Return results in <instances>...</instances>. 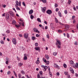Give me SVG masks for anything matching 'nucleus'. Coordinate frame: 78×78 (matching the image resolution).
<instances>
[{"instance_id":"obj_1","label":"nucleus","mask_w":78,"mask_h":78,"mask_svg":"<svg viewBox=\"0 0 78 78\" xmlns=\"http://www.w3.org/2000/svg\"><path fill=\"white\" fill-rule=\"evenodd\" d=\"M24 38L27 39L26 41L27 42H28L30 40V37H28V33H25L24 35Z\"/></svg>"},{"instance_id":"obj_2","label":"nucleus","mask_w":78,"mask_h":78,"mask_svg":"<svg viewBox=\"0 0 78 78\" xmlns=\"http://www.w3.org/2000/svg\"><path fill=\"white\" fill-rule=\"evenodd\" d=\"M56 41L57 42L56 43V45H57V47L58 48H60L61 45V41L58 39L56 40Z\"/></svg>"},{"instance_id":"obj_3","label":"nucleus","mask_w":78,"mask_h":78,"mask_svg":"<svg viewBox=\"0 0 78 78\" xmlns=\"http://www.w3.org/2000/svg\"><path fill=\"white\" fill-rule=\"evenodd\" d=\"M15 3L16 5H15V6L16 7H18L19 6H21V2L20 1L19 2L18 1H16L15 2Z\"/></svg>"},{"instance_id":"obj_4","label":"nucleus","mask_w":78,"mask_h":78,"mask_svg":"<svg viewBox=\"0 0 78 78\" xmlns=\"http://www.w3.org/2000/svg\"><path fill=\"white\" fill-rule=\"evenodd\" d=\"M46 13L49 15H50L52 13V11L50 9H48L46 11Z\"/></svg>"},{"instance_id":"obj_5","label":"nucleus","mask_w":78,"mask_h":78,"mask_svg":"<svg viewBox=\"0 0 78 78\" xmlns=\"http://www.w3.org/2000/svg\"><path fill=\"white\" fill-rule=\"evenodd\" d=\"M33 30L34 32H36V33H40V32H39L37 29L36 28H34Z\"/></svg>"},{"instance_id":"obj_6","label":"nucleus","mask_w":78,"mask_h":78,"mask_svg":"<svg viewBox=\"0 0 78 78\" xmlns=\"http://www.w3.org/2000/svg\"><path fill=\"white\" fill-rule=\"evenodd\" d=\"M12 42L13 44H14V45H16V44H17V41L15 38L12 39Z\"/></svg>"},{"instance_id":"obj_7","label":"nucleus","mask_w":78,"mask_h":78,"mask_svg":"<svg viewBox=\"0 0 78 78\" xmlns=\"http://www.w3.org/2000/svg\"><path fill=\"white\" fill-rule=\"evenodd\" d=\"M9 14L12 17H14V12L12 11H9Z\"/></svg>"},{"instance_id":"obj_8","label":"nucleus","mask_w":78,"mask_h":78,"mask_svg":"<svg viewBox=\"0 0 78 78\" xmlns=\"http://www.w3.org/2000/svg\"><path fill=\"white\" fill-rule=\"evenodd\" d=\"M47 9L46 8V7H44L42 9H41V11L43 12H45V11H46V9Z\"/></svg>"},{"instance_id":"obj_9","label":"nucleus","mask_w":78,"mask_h":78,"mask_svg":"<svg viewBox=\"0 0 78 78\" xmlns=\"http://www.w3.org/2000/svg\"><path fill=\"white\" fill-rule=\"evenodd\" d=\"M69 70L72 73H74V71H73V69L72 67L69 68Z\"/></svg>"},{"instance_id":"obj_10","label":"nucleus","mask_w":78,"mask_h":78,"mask_svg":"<svg viewBox=\"0 0 78 78\" xmlns=\"http://www.w3.org/2000/svg\"><path fill=\"white\" fill-rule=\"evenodd\" d=\"M33 13V10L31 9L30 10L29 12V14H32Z\"/></svg>"},{"instance_id":"obj_11","label":"nucleus","mask_w":78,"mask_h":78,"mask_svg":"<svg viewBox=\"0 0 78 78\" xmlns=\"http://www.w3.org/2000/svg\"><path fill=\"white\" fill-rule=\"evenodd\" d=\"M54 67H56L57 68H58V69H59V67L58 66V65L56 64V63L54 64Z\"/></svg>"},{"instance_id":"obj_12","label":"nucleus","mask_w":78,"mask_h":78,"mask_svg":"<svg viewBox=\"0 0 78 78\" xmlns=\"http://www.w3.org/2000/svg\"><path fill=\"white\" fill-rule=\"evenodd\" d=\"M45 58L47 59V60H48L49 59V56L48 55H45Z\"/></svg>"},{"instance_id":"obj_13","label":"nucleus","mask_w":78,"mask_h":78,"mask_svg":"<svg viewBox=\"0 0 78 78\" xmlns=\"http://www.w3.org/2000/svg\"><path fill=\"white\" fill-rule=\"evenodd\" d=\"M48 68V67L47 66H45L43 70L44 71H46V70L47 69V68Z\"/></svg>"},{"instance_id":"obj_14","label":"nucleus","mask_w":78,"mask_h":78,"mask_svg":"<svg viewBox=\"0 0 78 78\" xmlns=\"http://www.w3.org/2000/svg\"><path fill=\"white\" fill-rule=\"evenodd\" d=\"M35 49L36 50H37V51L40 50V48H39V47L35 48Z\"/></svg>"},{"instance_id":"obj_15","label":"nucleus","mask_w":78,"mask_h":78,"mask_svg":"<svg viewBox=\"0 0 78 78\" xmlns=\"http://www.w3.org/2000/svg\"><path fill=\"white\" fill-rule=\"evenodd\" d=\"M69 26L68 25H66L65 26V29H66V30H67L69 28Z\"/></svg>"},{"instance_id":"obj_16","label":"nucleus","mask_w":78,"mask_h":78,"mask_svg":"<svg viewBox=\"0 0 78 78\" xmlns=\"http://www.w3.org/2000/svg\"><path fill=\"white\" fill-rule=\"evenodd\" d=\"M13 72L15 76V77L16 78H17V74H16V72H15V71H13Z\"/></svg>"},{"instance_id":"obj_17","label":"nucleus","mask_w":78,"mask_h":78,"mask_svg":"<svg viewBox=\"0 0 78 78\" xmlns=\"http://www.w3.org/2000/svg\"><path fill=\"white\" fill-rule=\"evenodd\" d=\"M41 0V2H43L44 3H47V1H46V0Z\"/></svg>"},{"instance_id":"obj_18","label":"nucleus","mask_w":78,"mask_h":78,"mask_svg":"<svg viewBox=\"0 0 78 78\" xmlns=\"http://www.w3.org/2000/svg\"><path fill=\"white\" fill-rule=\"evenodd\" d=\"M21 72L22 74V75H25V72H24V71L23 70H22L21 71Z\"/></svg>"},{"instance_id":"obj_19","label":"nucleus","mask_w":78,"mask_h":78,"mask_svg":"<svg viewBox=\"0 0 78 78\" xmlns=\"http://www.w3.org/2000/svg\"><path fill=\"white\" fill-rule=\"evenodd\" d=\"M18 76L19 78H21V77H22V75L20 73H19L18 74Z\"/></svg>"},{"instance_id":"obj_20","label":"nucleus","mask_w":78,"mask_h":78,"mask_svg":"<svg viewBox=\"0 0 78 78\" xmlns=\"http://www.w3.org/2000/svg\"><path fill=\"white\" fill-rule=\"evenodd\" d=\"M6 18L7 19H9V14L8 13H7L6 14Z\"/></svg>"},{"instance_id":"obj_21","label":"nucleus","mask_w":78,"mask_h":78,"mask_svg":"<svg viewBox=\"0 0 78 78\" xmlns=\"http://www.w3.org/2000/svg\"><path fill=\"white\" fill-rule=\"evenodd\" d=\"M49 74L50 75V76L51 77V76H52V73H51V72H50V71H49Z\"/></svg>"},{"instance_id":"obj_22","label":"nucleus","mask_w":78,"mask_h":78,"mask_svg":"<svg viewBox=\"0 0 78 78\" xmlns=\"http://www.w3.org/2000/svg\"><path fill=\"white\" fill-rule=\"evenodd\" d=\"M58 13L59 17H62L61 13V12H58Z\"/></svg>"},{"instance_id":"obj_23","label":"nucleus","mask_w":78,"mask_h":78,"mask_svg":"<svg viewBox=\"0 0 78 78\" xmlns=\"http://www.w3.org/2000/svg\"><path fill=\"white\" fill-rule=\"evenodd\" d=\"M37 20L38 22H40V23H41V20H40V18H37Z\"/></svg>"},{"instance_id":"obj_24","label":"nucleus","mask_w":78,"mask_h":78,"mask_svg":"<svg viewBox=\"0 0 78 78\" xmlns=\"http://www.w3.org/2000/svg\"><path fill=\"white\" fill-rule=\"evenodd\" d=\"M22 65H23V64L22 63L20 62L19 63V66H20V67H21V66H22Z\"/></svg>"},{"instance_id":"obj_25","label":"nucleus","mask_w":78,"mask_h":78,"mask_svg":"<svg viewBox=\"0 0 78 78\" xmlns=\"http://www.w3.org/2000/svg\"><path fill=\"white\" fill-rule=\"evenodd\" d=\"M16 20H14L12 21V23L13 25L16 24Z\"/></svg>"},{"instance_id":"obj_26","label":"nucleus","mask_w":78,"mask_h":78,"mask_svg":"<svg viewBox=\"0 0 78 78\" xmlns=\"http://www.w3.org/2000/svg\"><path fill=\"white\" fill-rule=\"evenodd\" d=\"M55 21L56 23H58V19L56 18H55Z\"/></svg>"},{"instance_id":"obj_27","label":"nucleus","mask_w":78,"mask_h":78,"mask_svg":"<svg viewBox=\"0 0 78 78\" xmlns=\"http://www.w3.org/2000/svg\"><path fill=\"white\" fill-rule=\"evenodd\" d=\"M30 18L31 19L33 20L34 19V16H33V15H30Z\"/></svg>"},{"instance_id":"obj_28","label":"nucleus","mask_w":78,"mask_h":78,"mask_svg":"<svg viewBox=\"0 0 78 78\" xmlns=\"http://www.w3.org/2000/svg\"><path fill=\"white\" fill-rule=\"evenodd\" d=\"M32 40H33V41H34V40H35V39H36V37H34L32 36Z\"/></svg>"},{"instance_id":"obj_29","label":"nucleus","mask_w":78,"mask_h":78,"mask_svg":"<svg viewBox=\"0 0 78 78\" xmlns=\"http://www.w3.org/2000/svg\"><path fill=\"white\" fill-rule=\"evenodd\" d=\"M23 60H27V56H24V58L23 59Z\"/></svg>"},{"instance_id":"obj_30","label":"nucleus","mask_w":78,"mask_h":78,"mask_svg":"<svg viewBox=\"0 0 78 78\" xmlns=\"http://www.w3.org/2000/svg\"><path fill=\"white\" fill-rule=\"evenodd\" d=\"M43 61L44 62H47V60L44 58H43Z\"/></svg>"},{"instance_id":"obj_31","label":"nucleus","mask_w":78,"mask_h":78,"mask_svg":"<svg viewBox=\"0 0 78 78\" xmlns=\"http://www.w3.org/2000/svg\"><path fill=\"white\" fill-rule=\"evenodd\" d=\"M0 42L1 44H4V41L3 40H1Z\"/></svg>"},{"instance_id":"obj_32","label":"nucleus","mask_w":78,"mask_h":78,"mask_svg":"<svg viewBox=\"0 0 78 78\" xmlns=\"http://www.w3.org/2000/svg\"><path fill=\"white\" fill-rule=\"evenodd\" d=\"M63 67L64 68H66L67 67V65H66V64L64 63L63 64Z\"/></svg>"},{"instance_id":"obj_33","label":"nucleus","mask_w":78,"mask_h":78,"mask_svg":"<svg viewBox=\"0 0 78 78\" xmlns=\"http://www.w3.org/2000/svg\"><path fill=\"white\" fill-rule=\"evenodd\" d=\"M71 2H72V1H70V0H68V3L69 4V5H70V3H71Z\"/></svg>"},{"instance_id":"obj_34","label":"nucleus","mask_w":78,"mask_h":78,"mask_svg":"<svg viewBox=\"0 0 78 78\" xmlns=\"http://www.w3.org/2000/svg\"><path fill=\"white\" fill-rule=\"evenodd\" d=\"M36 63L37 64H39V60H37L36 62Z\"/></svg>"},{"instance_id":"obj_35","label":"nucleus","mask_w":78,"mask_h":78,"mask_svg":"<svg viewBox=\"0 0 78 78\" xmlns=\"http://www.w3.org/2000/svg\"><path fill=\"white\" fill-rule=\"evenodd\" d=\"M57 6H58V4L57 3H55V8H57Z\"/></svg>"},{"instance_id":"obj_36","label":"nucleus","mask_w":78,"mask_h":78,"mask_svg":"<svg viewBox=\"0 0 78 78\" xmlns=\"http://www.w3.org/2000/svg\"><path fill=\"white\" fill-rule=\"evenodd\" d=\"M73 66L74 67H76V64H75L73 63Z\"/></svg>"},{"instance_id":"obj_37","label":"nucleus","mask_w":78,"mask_h":78,"mask_svg":"<svg viewBox=\"0 0 78 78\" xmlns=\"http://www.w3.org/2000/svg\"><path fill=\"white\" fill-rule=\"evenodd\" d=\"M70 63L71 64H72L74 63V62L72 60H71L70 62Z\"/></svg>"},{"instance_id":"obj_38","label":"nucleus","mask_w":78,"mask_h":78,"mask_svg":"<svg viewBox=\"0 0 78 78\" xmlns=\"http://www.w3.org/2000/svg\"><path fill=\"white\" fill-rule=\"evenodd\" d=\"M46 63L47 64H48H48H50V62L48 61H46Z\"/></svg>"},{"instance_id":"obj_39","label":"nucleus","mask_w":78,"mask_h":78,"mask_svg":"<svg viewBox=\"0 0 78 78\" xmlns=\"http://www.w3.org/2000/svg\"><path fill=\"white\" fill-rule=\"evenodd\" d=\"M53 55L54 56H56L57 55V53L56 52H54L53 53Z\"/></svg>"},{"instance_id":"obj_40","label":"nucleus","mask_w":78,"mask_h":78,"mask_svg":"<svg viewBox=\"0 0 78 78\" xmlns=\"http://www.w3.org/2000/svg\"><path fill=\"white\" fill-rule=\"evenodd\" d=\"M64 13L65 14H67V10H65L64 11Z\"/></svg>"},{"instance_id":"obj_41","label":"nucleus","mask_w":78,"mask_h":78,"mask_svg":"<svg viewBox=\"0 0 78 78\" xmlns=\"http://www.w3.org/2000/svg\"><path fill=\"white\" fill-rule=\"evenodd\" d=\"M37 78H41L40 76V75H39V74H38L37 75Z\"/></svg>"},{"instance_id":"obj_42","label":"nucleus","mask_w":78,"mask_h":78,"mask_svg":"<svg viewBox=\"0 0 78 78\" xmlns=\"http://www.w3.org/2000/svg\"><path fill=\"white\" fill-rule=\"evenodd\" d=\"M66 36L68 38H69V34L68 33L67 34Z\"/></svg>"},{"instance_id":"obj_43","label":"nucleus","mask_w":78,"mask_h":78,"mask_svg":"<svg viewBox=\"0 0 78 78\" xmlns=\"http://www.w3.org/2000/svg\"><path fill=\"white\" fill-rule=\"evenodd\" d=\"M35 47H37L38 46V43H35Z\"/></svg>"},{"instance_id":"obj_44","label":"nucleus","mask_w":78,"mask_h":78,"mask_svg":"<svg viewBox=\"0 0 78 78\" xmlns=\"http://www.w3.org/2000/svg\"><path fill=\"white\" fill-rule=\"evenodd\" d=\"M16 9L18 11L20 10V8H19V7H16Z\"/></svg>"},{"instance_id":"obj_45","label":"nucleus","mask_w":78,"mask_h":78,"mask_svg":"<svg viewBox=\"0 0 78 78\" xmlns=\"http://www.w3.org/2000/svg\"><path fill=\"white\" fill-rule=\"evenodd\" d=\"M64 74H65V75H67V73H68V72H64Z\"/></svg>"},{"instance_id":"obj_46","label":"nucleus","mask_w":78,"mask_h":78,"mask_svg":"<svg viewBox=\"0 0 78 78\" xmlns=\"http://www.w3.org/2000/svg\"><path fill=\"white\" fill-rule=\"evenodd\" d=\"M22 4L24 6H26V5H25V2H22Z\"/></svg>"},{"instance_id":"obj_47","label":"nucleus","mask_w":78,"mask_h":78,"mask_svg":"<svg viewBox=\"0 0 78 78\" xmlns=\"http://www.w3.org/2000/svg\"><path fill=\"white\" fill-rule=\"evenodd\" d=\"M74 44L75 45H78V42L76 41H75V42H74Z\"/></svg>"},{"instance_id":"obj_48","label":"nucleus","mask_w":78,"mask_h":78,"mask_svg":"<svg viewBox=\"0 0 78 78\" xmlns=\"http://www.w3.org/2000/svg\"><path fill=\"white\" fill-rule=\"evenodd\" d=\"M39 73L41 75H42V71H40Z\"/></svg>"},{"instance_id":"obj_49","label":"nucleus","mask_w":78,"mask_h":78,"mask_svg":"<svg viewBox=\"0 0 78 78\" xmlns=\"http://www.w3.org/2000/svg\"><path fill=\"white\" fill-rule=\"evenodd\" d=\"M58 10H59V9H58V8H56L55 9V11H56V12H58Z\"/></svg>"},{"instance_id":"obj_50","label":"nucleus","mask_w":78,"mask_h":78,"mask_svg":"<svg viewBox=\"0 0 78 78\" xmlns=\"http://www.w3.org/2000/svg\"><path fill=\"white\" fill-rule=\"evenodd\" d=\"M6 32L7 33H10V31H9V30H8L6 31Z\"/></svg>"},{"instance_id":"obj_51","label":"nucleus","mask_w":78,"mask_h":78,"mask_svg":"<svg viewBox=\"0 0 78 78\" xmlns=\"http://www.w3.org/2000/svg\"><path fill=\"white\" fill-rule=\"evenodd\" d=\"M58 33H62V30H58Z\"/></svg>"},{"instance_id":"obj_52","label":"nucleus","mask_w":78,"mask_h":78,"mask_svg":"<svg viewBox=\"0 0 78 78\" xmlns=\"http://www.w3.org/2000/svg\"><path fill=\"white\" fill-rule=\"evenodd\" d=\"M24 22H23L21 24V25L22 26H23V27H24Z\"/></svg>"},{"instance_id":"obj_53","label":"nucleus","mask_w":78,"mask_h":78,"mask_svg":"<svg viewBox=\"0 0 78 78\" xmlns=\"http://www.w3.org/2000/svg\"><path fill=\"white\" fill-rule=\"evenodd\" d=\"M76 67H77L78 68V63H76Z\"/></svg>"},{"instance_id":"obj_54","label":"nucleus","mask_w":78,"mask_h":78,"mask_svg":"<svg viewBox=\"0 0 78 78\" xmlns=\"http://www.w3.org/2000/svg\"><path fill=\"white\" fill-rule=\"evenodd\" d=\"M2 6H3V8H5L6 5H2Z\"/></svg>"},{"instance_id":"obj_55","label":"nucleus","mask_w":78,"mask_h":78,"mask_svg":"<svg viewBox=\"0 0 78 78\" xmlns=\"http://www.w3.org/2000/svg\"><path fill=\"white\" fill-rule=\"evenodd\" d=\"M10 73H11V72H10V71H8L7 72V74L8 75H9V74H10Z\"/></svg>"},{"instance_id":"obj_56","label":"nucleus","mask_w":78,"mask_h":78,"mask_svg":"<svg viewBox=\"0 0 78 78\" xmlns=\"http://www.w3.org/2000/svg\"><path fill=\"white\" fill-rule=\"evenodd\" d=\"M15 27H20V25H15Z\"/></svg>"},{"instance_id":"obj_57","label":"nucleus","mask_w":78,"mask_h":78,"mask_svg":"<svg viewBox=\"0 0 78 78\" xmlns=\"http://www.w3.org/2000/svg\"><path fill=\"white\" fill-rule=\"evenodd\" d=\"M56 75H58V76L59 75V72H57L56 73Z\"/></svg>"},{"instance_id":"obj_58","label":"nucleus","mask_w":78,"mask_h":78,"mask_svg":"<svg viewBox=\"0 0 78 78\" xmlns=\"http://www.w3.org/2000/svg\"><path fill=\"white\" fill-rule=\"evenodd\" d=\"M47 28H48V27L45 26V30H47Z\"/></svg>"},{"instance_id":"obj_59","label":"nucleus","mask_w":78,"mask_h":78,"mask_svg":"<svg viewBox=\"0 0 78 78\" xmlns=\"http://www.w3.org/2000/svg\"><path fill=\"white\" fill-rule=\"evenodd\" d=\"M2 17H3V16H5V13H4L2 15Z\"/></svg>"},{"instance_id":"obj_60","label":"nucleus","mask_w":78,"mask_h":78,"mask_svg":"<svg viewBox=\"0 0 78 78\" xmlns=\"http://www.w3.org/2000/svg\"><path fill=\"white\" fill-rule=\"evenodd\" d=\"M75 17V16H72V19H74Z\"/></svg>"},{"instance_id":"obj_61","label":"nucleus","mask_w":78,"mask_h":78,"mask_svg":"<svg viewBox=\"0 0 78 78\" xmlns=\"http://www.w3.org/2000/svg\"><path fill=\"white\" fill-rule=\"evenodd\" d=\"M47 38H48H48H49V35H48V34L47 35Z\"/></svg>"},{"instance_id":"obj_62","label":"nucleus","mask_w":78,"mask_h":78,"mask_svg":"<svg viewBox=\"0 0 78 78\" xmlns=\"http://www.w3.org/2000/svg\"><path fill=\"white\" fill-rule=\"evenodd\" d=\"M17 60L18 61H20V58H19V57H17Z\"/></svg>"},{"instance_id":"obj_63","label":"nucleus","mask_w":78,"mask_h":78,"mask_svg":"<svg viewBox=\"0 0 78 78\" xmlns=\"http://www.w3.org/2000/svg\"><path fill=\"white\" fill-rule=\"evenodd\" d=\"M76 27L77 28V30H78V24L76 25Z\"/></svg>"},{"instance_id":"obj_64","label":"nucleus","mask_w":78,"mask_h":78,"mask_svg":"<svg viewBox=\"0 0 78 78\" xmlns=\"http://www.w3.org/2000/svg\"><path fill=\"white\" fill-rule=\"evenodd\" d=\"M26 76H27V78H30V77H29V76H28V75H26Z\"/></svg>"}]
</instances>
